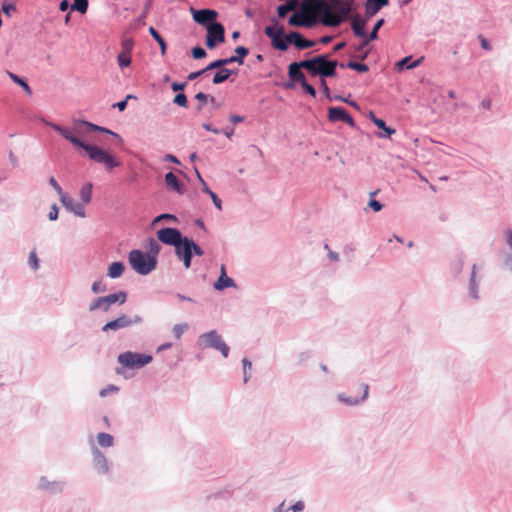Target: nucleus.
<instances>
[{"label": "nucleus", "mask_w": 512, "mask_h": 512, "mask_svg": "<svg viewBox=\"0 0 512 512\" xmlns=\"http://www.w3.org/2000/svg\"><path fill=\"white\" fill-rule=\"evenodd\" d=\"M59 200L67 211L81 218H84L86 216L84 205L82 203L76 202L67 193L63 195Z\"/></svg>", "instance_id": "nucleus-18"}, {"label": "nucleus", "mask_w": 512, "mask_h": 512, "mask_svg": "<svg viewBox=\"0 0 512 512\" xmlns=\"http://www.w3.org/2000/svg\"><path fill=\"white\" fill-rule=\"evenodd\" d=\"M161 246L154 238L148 239V251L146 253L150 254L154 258H158V254L160 253Z\"/></svg>", "instance_id": "nucleus-42"}, {"label": "nucleus", "mask_w": 512, "mask_h": 512, "mask_svg": "<svg viewBox=\"0 0 512 512\" xmlns=\"http://www.w3.org/2000/svg\"><path fill=\"white\" fill-rule=\"evenodd\" d=\"M159 242L175 247L179 241L184 237L182 232L175 227H163L156 232Z\"/></svg>", "instance_id": "nucleus-11"}, {"label": "nucleus", "mask_w": 512, "mask_h": 512, "mask_svg": "<svg viewBox=\"0 0 512 512\" xmlns=\"http://www.w3.org/2000/svg\"><path fill=\"white\" fill-rule=\"evenodd\" d=\"M111 300H112L113 304L118 303L119 305H122L127 300V293L125 291H122V290L118 291V292H115V293H112L111 294Z\"/></svg>", "instance_id": "nucleus-51"}, {"label": "nucleus", "mask_w": 512, "mask_h": 512, "mask_svg": "<svg viewBox=\"0 0 512 512\" xmlns=\"http://www.w3.org/2000/svg\"><path fill=\"white\" fill-rule=\"evenodd\" d=\"M113 305L111 300V294L106 296H100L94 299L90 305H89V311L93 312L98 309L108 312L110 310V307Z\"/></svg>", "instance_id": "nucleus-26"}, {"label": "nucleus", "mask_w": 512, "mask_h": 512, "mask_svg": "<svg viewBox=\"0 0 512 512\" xmlns=\"http://www.w3.org/2000/svg\"><path fill=\"white\" fill-rule=\"evenodd\" d=\"M307 72L311 77L319 76L320 79L335 77L337 75L336 68L339 66L337 60H330L328 54H320L307 59Z\"/></svg>", "instance_id": "nucleus-2"}, {"label": "nucleus", "mask_w": 512, "mask_h": 512, "mask_svg": "<svg viewBox=\"0 0 512 512\" xmlns=\"http://www.w3.org/2000/svg\"><path fill=\"white\" fill-rule=\"evenodd\" d=\"M421 59L418 60H412V56H406L400 59L396 66L399 71L406 70V69H413L416 68L420 64Z\"/></svg>", "instance_id": "nucleus-33"}, {"label": "nucleus", "mask_w": 512, "mask_h": 512, "mask_svg": "<svg viewBox=\"0 0 512 512\" xmlns=\"http://www.w3.org/2000/svg\"><path fill=\"white\" fill-rule=\"evenodd\" d=\"M66 486V481L64 480H55L49 481L46 476H41L38 482V490L45 491L50 494H61Z\"/></svg>", "instance_id": "nucleus-14"}, {"label": "nucleus", "mask_w": 512, "mask_h": 512, "mask_svg": "<svg viewBox=\"0 0 512 512\" xmlns=\"http://www.w3.org/2000/svg\"><path fill=\"white\" fill-rule=\"evenodd\" d=\"M173 103L179 107L187 108L188 98L184 92L176 93V95L173 98Z\"/></svg>", "instance_id": "nucleus-49"}, {"label": "nucleus", "mask_w": 512, "mask_h": 512, "mask_svg": "<svg viewBox=\"0 0 512 512\" xmlns=\"http://www.w3.org/2000/svg\"><path fill=\"white\" fill-rule=\"evenodd\" d=\"M369 119L379 129V132L376 133L378 138L390 139L395 134L396 130L388 126L383 119L378 118L373 111L369 112Z\"/></svg>", "instance_id": "nucleus-16"}, {"label": "nucleus", "mask_w": 512, "mask_h": 512, "mask_svg": "<svg viewBox=\"0 0 512 512\" xmlns=\"http://www.w3.org/2000/svg\"><path fill=\"white\" fill-rule=\"evenodd\" d=\"M340 68H348L354 70L358 73H366L369 71V66L363 62H356L353 60L348 61L347 63H339Z\"/></svg>", "instance_id": "nucleus-31"}, {"label": "nucleus", "mask_w": 512, "mask_h": 512, "mask_svg": "<svg viewBox=\"0 0 512 512\" xmlns=\"http://www.w3.org/2000/svg\"><path fill=\"white\" fill-rule=\"evenodd\" d=\"M216 70L217 71L215 72V74L212 78V83L214 85L222 84L229 79V77L227 76L228 72H226V68L225 69H216Z\"/></svg>", "instance_id": "nucleus-41"}, {"label": "nucleus", "mask_w": 512, "mask_h": 512, "mask_svg": "<svg viewBox=\"0 0 512 512\" xmlns=\"http://www.w3.org/2000/svg\"><path fill=\"white\" fill-rule=\"evenodd\" d=\"M58 216H59V208L56 203H53L50 206V211L48 213V219L50 221H56L58 219Z\"/></svg>", "instance_id": "nucleus-62"}, {"label": "nucleus", "mask_w": 512, "mask_h": 512, "mask_svg": "<svg viewBox=\"0 0 512 512\" xmlns=\"http://www.w3.org/2000/svg\"><path fill=\"white\" fill-rule=\"evenodd\" d=\"M190 52H191L192 58L195 60H201V59H204L205 57H207L206 50L200 45L194 46Z\"/></svg>", "instance_id": "nucleus-44"}, {"label": "nucleus", "mask_w": 512, "mask_h": 512, "mask_svg": "<svg viewBox=\"0 0 512 512\" xmlns=\"http://www.w3.org/2000/svg\"><path fill=\"white\" fill-rule=\"evenodd\" d=\"M16 10V5L14 3L8 2L7 0H4L1 4L0 12L4 13L7 17H10Z\"/></svg>", "instance_id": "nucleus-47"}, {"label": "nucleus", "mask_w": 512, "mask_h": 512, "mask_svg": "<svg viewBox=\"0 0 512 512\" xmlns=\"http://www.w3.org/2000/svg\"><path fill=\"white\" fill-rule=\"evenodd\" d=\"M345 21V17H342L340 14L330 15L327 20L324 21V24L330 27H338Z\"/></svg>", "instance_id": "nucleus-43"}, {"label": "nucleus", "mask_w": 512, "mask_h": 512, "mask_svg": "<svg viewBox=\"0 0 512 512\" xmlns=\"http://www.w3.org/2000/svg\"><path fill=\"white\" fill-rule=\"evenodd\" d=\"M46 125L51 127L55 132L61 135L64 139L69 141L73 146L83 149L90 160L105 165L107 170H112L121 165V162L105 149L89 144L73 135L70 130L56 123L46 122Z\"/></svg>", "instance_id": "nucleus-1"}, {"label": "nucleus", "mask_w": 512, "mask_h": 512, "mask_svg": "<svg viewBox=\"0 0 512 512\" xmlns=\"http://www.w3.org/2000/svg\"><path fill=\"white\" fill-rule=\"evenodd\" d=\"M367 206L373 210L374 212H379L383 209L384 205L380 201L376 200L375 198H369V201L367 203Z\"/></svg>", "instance_id": "nucleus-59"}, {"label": "nucleus", "mask_w": 512, "mask_h": 512, "mask_svg": "<svg viewBox=\"0 0 512 512\" xmlns=\"http://www.w3.org/2000/svg\"><path fill=\"white\" fill-rule=\"evenodd\" d=\"M149 34L151 37L158 43L161 55L164 56L167 52V42L166 40L161 36V34L153 27L150 26L148 29Z\"/></svg>", "instance_id": "nucleus-30"}, {"label": "nucleus", "mask_w": 512, "mask_h": 512, "mask_svg": "<svg viewBox=\"0 0 512 512\" xmlns=\"http://www.w3.org/2000/svg\"><path fill=\"white\" fill-rule=\"evenodd\" d=\"M163 220H166V221H172V222H178V218L176 215L174 214H171V213H162V214H159L158 216H156L153 221H152V224H156L160 221H163Z\"/></svg>", "instance_id": "nucleus-52"}, {"label": "nucleus", "mask_w": 512, "mask_h": 512, "mask_svg": "<svg viewBox=\"0 0 512 512\" xmlns=\"http://www.w3.org/2000/svg\"><path fill=\"white\" fill-rule=\"evenodd\" d=\"M96 439L98 445L103 448H110L115 442L114 436L106 432H99Z\"/></svg>", "instance_id": "nucleus-35"}, {"label": "nucleus", "mask_w": 512, "mask_h": 512, "mask_svg": "<svg viewBox=\"0 0 512 512\" xmlns=\"http://www.w3.org/2000/svg\"><path fill=\"white\" fill-rule=\"evenodd\" d=\"M107 290V286L103 284L101 281H94L91 286V291L94 294L103 293Z\"/></svg>", "instance_id": "nucleus-60"}, {"label": "nucleus", "mask_w": 512, "mask_h": 512, "mask_svg": "<svg viewBox=\"0 0 512 512\" xmlns=\"http://www.w3.org/2000/svg\"><path fill=\"white\" fill-rule=\"evenodd\" d=\"M288 24L293 27H303V28H312L316 25V20L314 17L306 18L305 13L294 12L288 18Z\"/></svg>", "instance_id": "nucleus-20"}, {"label": "nucleus", "mask_w": 512, "mask_h": 512, "mask_svg": "<svg viewBox=\"0 0 512 512\" xmlns=\"http://www.w3.org/2000/svg\"><path fill=\"white\" fill-rule=\"evenodd\" d=\"M194 98L199 102V104L196 107V110L201 111L204 105L209 101L210 95L204 92H198L195 94Z\"/></svg>", "instance_id": "nucleus-50"}, {"label": "nucleus", "mask_w": 512, "mask_h": 512, "mask_svg": "<svg viewBox=\"0 0 512 512\" xmlns=\"http://www.w3.org/2000/svg\"><path fill=\"white\" fill-rule=\"evenodd\" d=\"M306 62L307 59H303L298 62H292L288 65V76L290 80L299 84L306 80L305 74L301 71V69H305L307 71L308 66L305 65Z\"/></svg>", "instance_id": "nucleus-15"}, {"label": "nucleus", "mask_w": 512, "mask_h": 512, "mask_svg": "<svg viewBox=\"0 0 512 512\" xmlns=\"http://www.w3.org/2000/svg\"><path fill=\"white\" fill-rule=\"evenodd\" d=\"M476 270L477 265L473 264L468 281V294L475 301L479 299V280L476 277Z\"/></svg>", "instance_id": "nucleus-27"}, {"label": "nucleus", "mask_w": 512, "mask_h": 512, "mask_svg": "<svg viewBox=\"0 0 512 512\" xmlns=\"http://www.w3.org/2000/svg\"><path fill=\"white\" fill-rule=\"evenodd\" d=\"M202 191L203 193L207 194L210 196L214 206L218 209V210H222V200L219 198V196L213 192L209 186L207 185L206 182H203V187H202Z\"/></svg>", "instance_id": "nucleus-38"}, {"label": "nucleus", "mask_w": 512, "mask_h": 512, "mask_svg": "<svg viewBox=\"0 0 512 512\" xmlns=\"http://www.w3.org/2000/svg\"><path fill=\"white\" fill-rule=\"evenodd\" d=\"M333 100L344 102L357 110L360 109L359 104L355 100L350 99V96L344 97L342 95H334Z\"/></svg>", "instance_id": "nucleus-55"}, {"label": "nucleus", "mask_w": 512, "mask_h": 512, "mask_svg": "<svg viewBox=\"0 0 512 512\" xmlns=\"http://www.w3.org/2000/svg\"><path fill=\"white\" fill-rule=\"evenodd\" d=\"M192 238L184 235L181 241L174 247L175 255L183 263L186 269L191 267Z\"/></svg>", "instance_id": "nucleus-9"}, {"label": "nucleus", "mask_w": 512, "mask_h": 512, "mask_svg": "<svg viewBox=\"0 0 512 512\" xmlns=\"http://www.w3.org/2000/svg\"><path fill=\"white\" fill-rule=\"evenodd\" d=\"M125 271V265L121 261L112 262L107 269V276L111 279L120 278Z\"/></svg>", "instance_id": "nucleus-28"}, {"label": "nucleus", "mask_w": 512, "mask_h": 512, "mask_svg": "<svg viewBox=\"0 0 512 512\" xmlns=\"http://www.w3.org/2000/svg\"><path fill=\"white\" fill-rule=\"evenodd\" d=\"M389 5V0H366L364 7V15L371 19L374 17L382 8Z\"/></svg>", "instance_id": "nucleus-22"}, {"label": "nucleus", "mask_w": 512, "mask_h": 512, "mask_svg": "<svg viewBox=\"0 0 512 512\" xmlns=\"http://www.w3.org/2000/svg\"><path fill=\"white\" fill-rule=\"evenodd\" d=\"M369 18H367L365 15L362 16L360 14H355L351 19V29L353 31V34L361 38L362 41L365 40L367 31H366V24L368 22Z\"/></svg>", "instance_id": "nucleus-19"}, {"label": "nucleus", "mask_w": 512, "mask_h": 512, "mask_svg": "<svg viewBox=\"0 0 512 512\" xmlns=\"http://www.w3.org/2000/svg\"><path fill=\"white\" fill-rule=\"evenodd\" d=\"M233 64L230 56L225 58H218L210 62V68L225 69L227 65Z\"/></svg>", "instance_id": "nucleus-39"}, {"label": "nucleus", "mask_w": 512, "mask_h": 512, "mask_svg": "<svg viewBox=\"0 0 512 512\" xmlns=\"http://www.w3.org/2000/svg\"><path fill=\"white\" fill-rule=\"evenodd\" d=\"M300 86L302 87L305 93H307L313 98L316 97V90L311 84L307 82V79L303 83H301Z\"/></svg>", "instance_id": "nucleus-61"}, {"label": "nucleus", "mask_w": 512, "mask_h": 512, "mask_svg": "<svg viewBox=\"0 0 512 512\" xmlns=\"http://www.w3.org/2000/svg\"><path fill=\"white\" fill-rule=\"evenodd\" d=\"M164 183L166 187L180 195L184 194L185 187L180 179L173 173L167 172L164 176Z\"/></svg>", "instance_id": "nucleus-23"}, {"label": "nucleus", "mask_w": 512, "mask_h": 512, "mask_svg": "<svg viewBox=\"0 0 512 512\" xmlns=\"http://www.w3.org/2000/svg\"><path fill=\"white\" fill-rule=\"evenodd\" d=\"M293 9L292 3H286L277 7V15L279 18H284L286 14Z\"/></svg>", "instance_id": "nucleus-56"}, {"label": "nucleus", "mask_w": 512, "mask_h": 512, "mask_svg": "<svg viewBox=\"0 0 512 512\" xmlns=\"http://www.w3.org/2000/svg\"><path fill=\"white\" fill-rule=\"evenodd\" d=\"M28 265L29 267L33 270V271H36L39 269L40 267V260L37 256V253L35 250H32L30 253H29V256H28Z\"/></svg>", "instance_id": "nucleus-45"}, {"label": "nucleus", "mask_w": 512, "mask_h": 512, "mask_svg": "<svg viewBox=\"0 0 512 512\" xmlns=\"http://www.w3.org/2000/svg\"><path fill=\"white\" fill-rule=\"evenodd\" d=\"M91 452V465L96 473L100 477H109L114 469V464L103 451L94 443L90 446Z\"/></svg>", "instance_id": "nucleus-7"}, {"label": "nucleus", "mask_w": 512, "mask_h": 512, "mask_svg": "<svg viewBox=\"0 0 512 512\" xmlns=\"http://www.w3.org/2000/svg\"><path fill=\"white\" fill-rule=\"evenodd\" d=\"M117 361L121 367H117L115 372L118 375H122L124 373V369L138 370L147 366L153 361V357L146 353L125 351L118 355Z\"/></svg>", "instance_id": "nucleus-3"}, {"label": "nucleus", "mask_w": 512, "mask_h": 512, "mask_svg": "<svg viewBox=\"0 0 512 512\" xmlns=\"http://www.w3.org/2000/svg\"><path fill=\"white\" fill-rule=\"evenodd\" d=\"M118 391H119V388L117 386L110 384L107 387L100 390L99 396L104 398V397L108 396L110 393L118 392Z\"/></svg>", "instance_id": "nucleus-63"}, {"label": "nucleus", "mask_w": 512, "mask_h": 512, "mask_svg": "<svg viewBox=\"0 0 512 512\" xmlns=\"http://www.w3.org/2000/svg\"><path fill=\"white\" fill-rule=\"evenodd\" d=\"M88 6H89L88 0H73L72 11H77L80 14H85L88 10Z\"/></svg>", "instance_id": "nucleus-40"}, {"label": "nucleus", "mask_w": 512, "mask_h": 512, "mask_svg": "<svg viewBox=\"0 0 512 512\" xmlns=\"http://www.w3.org/2000/svg\"><path fill=\"white\" fill-rule=\"evenodd\" d=\"M464 268V258L462 255H458L450 264V272L454 277L461 274Z\"/></svg>", "instance_id": "nucleus-36"}, {"label": "nucleus", "mask_w": 512, "mask_h": 512, "mask_svg": "<svg viewBox=\"0 0 512 512\" xmlns=\"http://www.w3.org/2000/svg\"><path fill=\"white\" fill-rule=\"evenodd\" d=\"M92 189H93V184L91 182H88L81 187L79 196H80V199H81L83 205L87 204L91 201Z\"/></svg>", "instance_id": "nucleus-37"}, {"label": "nucleus", "mask_w": 512, "mask_h": 512, "mask_svg": "<svg viewBox=\"0 0 512 512\" xmlns=\"http://www.w3.org/2000/svg\"><path fill=\"white\" fill-rule=\"evenodd\" d=\"M272 22L273 24L265 27L264 33L271 40L274 49L286 52L291 45V31L286 34L284 27L275 18H272Z\"/></svg>", "instance_id": "nucleus-5"}, {"label": "nucleus", "mask_w": 512, "mask_h": 512, "mask_svg": "<svg viewBox=\"0 0 512 512\" xmlns=\"http://www.w3.org/2000/svg\"><path fill=\"white\" fill-rule=\"evenodd\" d=\"M188 328L189 325L187 323L175 324L172 328V333L176 339H180Z\"/></svg>", "instance_id": "nucleus-48"}, {"label": "nucleus", "mask_w": 512, "mask_h": 512, "mask_svg": "<svg viewBox=\"0 0 512 512\" xmlns=\"http://www.w3.org/2000/svg\"><path fill=\"white\" fill-rule=\"evenodd\" d=\"M117 63L120 68L129 67L131 64V54L128 53H119L117 55Z\"/></svg>", "instance_id": "nucleus-46"}, {"label": "nucleus", "mask_w": 512, "mask_h": 512, "mask_svg": "<svg viewBox=\"0 0 512 512\" xmlns=\"http://www.w3.org/2000/svg\"><path fill=\"white\" fill-rule=\"evenodd\" d=\"M361 387L363 389V394L361 397H352L347 396L345 393H338L337 400L347 406H357L361 403L365 402L369 396V385L366 383H362Z\"/></svg>", "instance_id": "nucleus-17"}, {"label": "nucleus", "mask_w": 512, "mask_h": 512, "mask_svg": "<svg viewBox=\"0 0 512 512\" xmlns=\"http://www.w3.org/2000/svg\"><path fill=\"white\" fill-rule=\"evenodd\" d=\"M7 74L9 76V78L17 85H19L20 87L23 88V90L28 94V95H31L32 94V89L31 87L29 86L28 84V81L26 78L24 77H21L13 72H10V71H7Z\"/></svg>", "instance_id": "nucleus-34"}, {"label": "nucleus", "mask_w": 512, "mask_h": 512, "mask_svg": "<svg viewBox=\"0 0 512 512\" xmlns=\"http://www.w3.org/2000/svg\"><path fill=\"white\" fill-rule=\"evenodd\" d=\"M291 37V45L299 50L311 48L316 44L314 40L306 39L303 34L298 31H291Z\"/></svg>", "instance_id": "nucleus-25"}, {"label": "nucleus", "mask_w": 512, "mask_h": 512, "mask_svg": "<svg viewBox=\"0 0 512 512\" xmlns=\"http://www.w3.org/2000/svg\"><path fill=\"white\" fill-rule=\"evenodd\" d=\"M73 124L75 127L84 126L86 128L87 132H90V133L97 132V133H103V134L110 135V136L114 137L119 143H123V138L119 134H117L116 132L112 131L111 129H109L107 127L100 126V125L92 123L88 120L80 119V118L74 119Z\"/></svg>", "instance_id": "nucleus-13"}, {"label": "nucleus", "mask_w": 512, "mask_h": 512, "mask_svg": "<svg viewBox=\"0 0 512 512\" xmlns=\"http://www.w3.org/2000/svg\"><path fill=\"white\" fill-rule=\"evenodd\" d=\"M385 24V20L383 18L378 19L371 30V32H367L365 40H363L360 44L355 46L356 50H362L365 48L371 41L378 39V31L383 27Z\"/></svg>", "instance_id": "nucleus-24"}, {"label": "nucleus", "mask_w": 512, "mask_h": 512, "mask_svg": "<svg viewBox=\"0 0 512 512\" xmlns=\"http://www.w3.org/2000/svg\"><path fill=\"white\" fill-rule=\"evenodd\" d=\"M327 119L330 122H344L351 128H356V122L347 110L341 106H331L328 108Z\"/></svg>", "instance_id": "nucleus-12"}, {"label": "nucleus", "mask_w": 512, "mask_h": 512, "mask_svg": "<svg viewBox=\"0 0 512 512\" xmlns=\"http://www.w3.org/2000/svg\"><path fill=\"white\" fill-rule=\"evenodd\" d=\"M237 284L235 280L229 276L218 277V279L214 282L213 288L216 291H223L226 288H236Z\"/></svg>", "instance_id": "nucleus-29"}, {"label": "nucleus", "mask_w": 512, "mask_h": 512, "mask_svg": "<svg viewBox=\"0 0 512 512\" xmlns=\"http://www.w3.org/2000/svg\"><path fill=\"white\" fill-rule=\"evenodd\" d=\"M189 11L192 15L193 21L198 25L203 26L206 30H208V28H212L214 23H219L217 21L218 12L215 9H196L194 7H190Z\"/></svg>", "instance_id": "nucleus-8"}, {"label": "nucleus", "mask_w": 512, "mask_h": 512, "mask_svg": "<svg viewBox=\"0 0 512 512\" xmlns=\"http://www.w3.org/2000/svg\"><path fill=\"white\" fill-rule=\"evenodd\" d=\"M205 44L212 50L225 41V28L222 23H214L212 28L206 30Z\"/></svg>", "instance_id": "nucleus-10"}, {"label": "nucleus", "mask_w": 512, "mask_h": 512, "mask_svg": "<svg viewBox=\"0 0 512 512\" xmlns=\"http://www.w3.org/2000/svg\"><path fill=\"white\" fill-rule=\"evenodd\" d=\"M128 262L137 274L146 276L156 269L158 258L150 256L143 250L133 249L128 254Z\"/></svg>", "instance_id": "nucleus-4"}, {"label": "nucleus", "mask_w": 512, "mask_h": 512, "mask_svg": "<svg viewBox=\"0 0 512 512\" xmlns=\"http://www.w3.org/2000/svg\"><path fill=\"white\" fill-rule=\"evenodd\" d=\"M242 366H243V381L244 383H247L250 379V374L248 373V370L251 369L252 363L248 358L242 359Z\"/></svg>", "instance_id": "nucleus-54"}, {"label": "nucleus", "mask_w": 512, "mask_h": 512, "mask_svg": "<svg viewBox=\"0 0 512 512\" xmlns=\"http://www.w3.org/2000/svg\"><path fill=\"white\" fill-rule=\"evenodd\" d=\"M51 187L55 190V192L58 194L59 199L65 195L66 193L63 191L62 187L59 185L55 177L51 176L48 180Z\"/></svg>", "instance_id": "nucleus-58"}, {"label": "nucleus", "mask_w": 512, "mask_h": 512, "mask_svg": "<svg viewBox=\"0 0 512 512\" xmlns=\"http://www.w3.org/2000/svg\"><path fill=\"white\" fill-rule=\"evenodd\" d=\"M128 323H129V315L121 314L117 318L105 323L102 326L101 331L109 332V331H117L120 329L128 328L129 327Z\"/></svg>", "instance_id": "nucleus-21"}, {"label": "nucleus", "mask_w": 512, "mask_h": 512, "mask_svg": "<svg viewBox=\"0 0 512 512\" xmlns=\"http://www.w3.org/2000/svg\"><path fill=\"white\" fill-rule=\"evenodd\" d=\"M134 46V41L130 38L123 40L122 42V53L131 54Z\"/></svg>", "instance_id": "nucleus-64"}, {"label": "nucleus", "mask_w": 512, "mask_h": 512, "mask_svg": "<svg viewBox=\"0 0 512 512\" xmlns=\"http://www.w3.org/2000/svg\"><path fill=\"white\" fill-rule=\"evenodd\" d=\"M235 55H231L232 63H238L239 65L244 64L245 57L249 54V48L245 46H237L234 49Z\"/></svg>", "instance_id": "nucleus-32"}, {"label": "nucleus", "mask_w": 512, "mask_h": 512, "mask_svg": "<svg viewBox=\"0 0 512 512\" xmlns=\"http://www.w3.org/2000/svg\"><path fill=\"white\" fill-rule=\"evenodd\" d=\"M352 2H353V1H351V2H347V3L343 4V5L341 6V8H340V13H339V14H340L342 17H345V20L350 16V14L352 13V11H353V9H354V7H353V5H352Z\"/></svg>", "instance_id": "nucleus-57"}, {"label": "nucleus", "mask_w": 512, "mask_h": 512, "mask_svg": "<svg viewBox=\"0 0 512 512\" xmlns=\"http://www.w3.org/2000/svg\"><path fill=\"white\" fill-rule=\"evenodd\" d=\"M197 346L202 350L209 348L217 350L224 358H227L230 352L229 345L223 340L222 336L215 329L200 334L197 338Z\"/></svg>", "instance_id": "nucleus-6"}, {"label": "nucleus", "mask_w": 512, "mask_h": 512, "mask_svg": "<svg viewBox=\"0 0 512 512\" xmlns=\"http://www.w3.org/2000/svg\"><path fill=\"white\" fill-rule=\"evenodd\" d=\"M150 6H151V1L149 0L145 4L143 12L135 19V21L137 22V24L139 26H144L146 24L145 23V18L147 17V15L149 13Z\"/></svg>", "instance_id": "nucleus-53"}]
</instances>
